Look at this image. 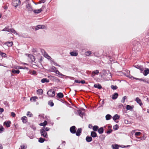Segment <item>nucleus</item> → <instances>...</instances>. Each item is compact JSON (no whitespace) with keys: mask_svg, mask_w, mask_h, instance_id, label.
Wrapping results in <instances>:
<instances>
[{"mask_svg":"<svg viewBox=\"0 0 149 149\" xmlns=\"http://www.w3.org/2000/svg\"><path fill=\"white\" fill-rule=\"evenodd\" d=\"M47 94L49 97H54L55 95V92L54 90L50 89L47 92Z\"/></svg>","mask_w":149,"mask_h":149,"instance_id":"nucleus-1","label":"nucleus"},{"mask_svg":"<svg viewBox=\"0 0 149 149\" xmlns=\"http://www.w3.org/2000/svg\"><path fill=\"white\" fill-rule=\"evenodd\" d=\"M21 3V1L20 0H14L12 3L13 6L15 7H16Z\"/></svg>","mask_w":149,"mask_h":149,"instance_id":"nucleus-2","label":"nucleus"},{"mask_svg":"<svg viewBox=\"0 0 149 149\" xmlns=\"http://www.w3.org/2000/svg\"><path fill=\"white\" fill-rule=\"evenodd\" d=\"M41 135L45 138H47L48 136L47 133L44 129H42L40 130Z\"/></svg>","mask_w":149,"mask_h":149,"instance_id":"nucleus-3","label":"nucleus"},{"mask_svg":"<svg viewBox=\"0 0 149 149\" xmlns=\"http://www.w3.org/2000/svg\"><path fill=\"white\" fill-rule=\"evenodd\" d=\"M41 52L42 53H43V55L45 58L49 59L51 58V57L45 52L44 49H42Z\"/></svg>","mask_w":149,"mask_h":149,"instance_id":"nucleus-4","label":"nucleus"},{"mask_svg":"<svg viewBox=\"0 0 149 149\" xmlns=\"http://www.w3.org/2000/svg\"><path fill=\"white\" fill-rule=\"evenodd\" d=\"M76 131V128L74 126L71 127L70 128V131L72 134H75Z\"/></svg>","mask_w":149,"mask_h":149,"instance_id":"nucleus-5","label":"nucleus"},{"mask_svg":"<svg viewBox=\"0 0 149 149\" xmlns=\"http://www.w3.org/2000/svg\"><path fill=\"white\" fill-rule=\"evenodd\" d=\"M134 67L136 68L139 69L141 71V72H142V71H143L144 69L143 67L141 65H136L134 66Z\"/></svg>","mask_w":149,"mask_h":149,"instance_id":"nucleus-6","label":"nucleus"},{"mask_svg":"<svg viewBox=\"0 0 149 149\" xmlns=\"http://www.w3.org/2000/svg\"><path fill=\"white\" fill-rule=\"evenodd\" d=\"M135 101L139 104L140 106H141L143 105V103L142 102L141 100L139 97H136L135 100Z\"/></svg>","mask_w":149,"mask_h":149,"instance_id":"nucleus-7","label":"nucleus"},{"mask_svg":"<svg viewBox=\"0 0 149 149\" xmlns=\"http://www.w3.org/2000/svg\"><path fill=\"white\" fill-rule=\"evenodd\" d=\"M45 26L44 25H38L36 26L35 29L36 30H38L40 29H44L45 28Z\"/></svg>","mask_w":149,"mask_h":149,"instance_id":"nucleus-8","label":"nucleus"},{"mask_svg":"<svg viewBox=\"0 0 149 149\" xmlns=\"http://www.w3.org/2000/svg\"><path fill=\"white\" fill-rule=\"evenodd\" d=\"M82 129L81 128H78L76 132V134L77 136H79L81 133Z\"/></svg>","mask_w":149,"mask_h":149,"instance_id":"nucleus-9","label":"nucleus"},{"mask_svg":"<svg viewBox=\"0 0 149 149\" xmlns=\"http://www.w3.org/2000/svg\"><path fill=\"white\" fill-rule=\"evenodd\" d=\"M11 123V122L10 121H5L4 123V124L6 125V126L7 127H10V124Z\"/></svg>","mask_w":149,"mask_h":149,"instance_id":"nucleus-10","label":"nucleus"},{"mask_svg":"<svg viewBox=\"0 0 149 149\" xmlns=\"http://www.w3.org/2000/svg\"><path fill=\"white\" fill-rule=\"evenodd\" d=\"M118 96V93H115L112 95L111 98L113 100H115L117 98Z\"/></svg>","mask_w":149,"mask_h":149,"instance_id":"nucleus-11","label":"nucleus"},{"mask_svg":"<svg viewBox=\"0 0 149 149\" xmlns=\"http://www.w3.org/2000/svg\"><path fill=\"white\" fill-rule=\"evenodd\" d=\"M70 54L72 56H77L78 55V53L75 51H74L70 52Z\"/></svg>","mask_w":149,"mask_h":149,"instance_id":"nucleus-12","label":"nucleus"},{"mask_svg":"<svg viewBox=\"0 0 149 149\" xmlns=\"http://www.w3.org/2000/svg\"><path fill=\"white\" fill-rule=\"evenodd\" d=\"M4 44L6 45L8 47H10L12 46L13 42L12 41L11 42H6L4 43Z\"/></svg>","mask_w":149,"mask_h":149,"instance_id":"nucleus-13","label":"nucleus"},{"mask_svg":"<svg viewBox=\"0 0 149 149\" xmlns=\"http://www.w3.org/2000/svg\"><path fill=\"white\" fill-rule=\"evenodd\" d=\"M94 86L95 88H97L99 89H101L102 88V87L101 85L99 84H95L94 85Z\"/></svg>","mask_w":149,"mask_h":149,"instance_id":"nucleus-14","label":"nucleus"},{"mask_svg":"<svg viewBox=\"0 0 149 149\" xmlns=\"http://www.w3.org/2000/svg\"><path fill=\"white\" fill-rule=\"evenodd\" d=\"M86 140L87 142H91L92 140V138L91 136H87L86 138Z\"/></svg>","mask_w":149,"mask_h":149,"instance_id":"nucleus-15","label":"nucleus"},{"mask_svg":"<svg viewBox=\"0 0 149 149\" xmlns=\"http://www.w3.org/2000/svg\"><path fill=\"white\" fill-rule=\"evenodd\" d=\"M79 115L81 117H83V115L84 114V113L82 112L81 110H79L77 111Z\"/></svg>","mask_w":149,"mask_h":149,"instance_id":"nucleus-16","label":"nucleus"},{"mask_svg":"<svg viewBox=\"0 0 149 149\" xmlns=\"http://www.w3.org/2000/svg\"><path fill=\"white\" fill-rule=\"evenodd\" d=\"M28 57L30 58V59L31 60L32 62H34L35 61V58L32 55L30 54H28Z\"/></svg>","mask_w":149,"mask_h":149,"instance_id":"nucleus-17","label":"nucleus"},{"mask_svg":"<svg viewBox=\"0 0 149 149\" xmlns=\"http://www.w3.org/2000/svg\"><path fill=\"white\" fill-rule=\"evenodd\" d=\"M49 79L46 78H43L41 80V82L42 83H45V82L48 83L49 82Z\"/></svg>","mask_w":149,"mask_h":149,"instance_id":"nucleus-18","label":"nucleus"},{"mask_svg":"<svg viewBox=\"0 0 149 149\" xmlns=\"http://www.w3.org/2000/svg\"><path fill=\"white\" fill-rule=\"evenodd\" d=\"M98 132L100 134L103 133L104 132V129L103 127L100 128L98 130Z\"/></svg>","mask_w":149,"mask_h":149,"instance_id":"nucleus-19","label":"nucleus"},{"mask_svg":"<svg viewBox=\"0 0 149 149\" xmlns=\"http://www.w3.org/2000/svg\"><path fill=\"white\" fill-rule=\"evenodd\" d=\"M91 136L93 137H95L97 136L96 133L95 132L93 131L91 132Z\"/></svg>","mask_w":149,"mask_h":149,"instance_id":"nucleus-20","label":"nucleus"},{"mask_svg":"<svg viewBox=\"0 0 149 149\" xmlns=\"http://www.w3.org/2000/svg\"><path fill=\"white\" fill-rule=\"evenodd\" d=\"M144 73H143L144 75L146 76L149 73V69L148 68L146 69L144 71Z\"/></svg>","mask_w":149,"mask_h":149,"instance_id":"nucleus-21","label":"nucleus"},{"mask_svg":"<svg viewBox=\"0 0 149 149\" xmlns=\"http://www.w3.org/2000/svg\"><path fill=\"white\" fill-rule=\"evenodd\" d=\"M27 118L26 116H24L22 118L21 120H22L23 123H26L27 122Z\"/></svg>","mask_w":149,"mask_h":149,"instance_id":"nucleus-22","label":"nucleus"},{"mask_svg":"<svg viewBox=\"0 0 149 149\" xmlns=\"http://www.w3.org/2000/svg\"><path fill=\"white\" fill-rule=\"evenodd\" d=\"M26 7L28 9H33L31 5L28 2V4L26 5Z\"/></svg>","mask_w":149,"mask_h":149,"instance_id":"nucleus-23","label":"nucleus"},{"mask_svg":"<svg viewBox=\"0 0 149 149\" xmlns=\"http://www.w3.org/2000/svg\"><path fill=\"white\" fill-rule=\"evenodd\" d=\"M119 116L118 114H116L114 115V116L113 117V120H116L119 119Z\"/></svg>","mask_w":149,"mask_h":149,"instance_id":"nucleus-24","label":"nucleus"},{"mask_svg":"<svg viewBox=\"0 0 149 149\" xmlns=\"http://www.w3.org/2000/svg\"><path fill=\"white\" fill-rule=\"evenodd\" d=\"M20 71L19 70H15L13 69L12 70L11 72L14 74H19Z\"/></svg>","mask_w":149,"mask_h":149,"instance_id":"nucleus-25","label":"nucleus"},{"mask_svg":"<svg viewBox=\"0 0 149 149\" xmlns=\"http://www.w3.org/2000/svg\"><path fill=\"white\" fill-rule=\"evenodd\" d=\"M112 148L113 149H118L119 146L118 145H112L111 146Z\"/></svg>","mask_w":149,"mask_h":149,"instance_id":"nucleus-26","label":"nucleus"},{"mask_svg":"<svg viewBox=\"0 0 149 149\" xmlns=\"http://www.w3.org/2000/svg\"><path fill=\"white\" fill-rule=\"evenodd\" d=\"M133 107L130 106V105H127L126 106V109L127 110H130L132 111V110Z\"/></svg>","mask_w":149,"mask_h":149,"instance_id":"nucleus-27","label":"nucleus"},{"mask_svg":"<svg viewBox=\"0 0 149 149\" xmlns=\"http://www.w3.org/2000/svg\"><path fill=\"white\" fill-rule=\"evenodd\" d=\"M9 31V32H10L14 34H17V33L13 29H10Z\"/></svg>","mask_w":149,"mask_h":149,"instance_id":"nucleus-28","label":"nucleus"},{"mask_svg":"<svg viewBox=\"0 0 149 149\" xmlns=\"http://www.w3.org/2000/svg\"><path fill=\"white\" fill-rule=\"evenodd\" d=\"M106 119L107 120H108L110 119L111 118V116L109 114H107L106 116Z\"/></svg>","mask_w":149,"mask_h":149,"instance_id":"nucleus-29","label":"nucleus"},{"mask_svg":"<svg viewBox=\"0 0 149 149\" xmlns=\"http://www.w3.org/2000/svg\"><path fill=\"white\" fill-rule=\"evenodd\" d=\"M98 127L97 126L95 125L93 127V129L94 131H97L98 129Z\"/></svg>","mask_w":149,"mask_h":149,"instance_id":"nucleus-30","label":"nucleus"},{"mask_svg":"<svg viewBox=\"0 0 149 149\" xmlns=\"http://www.w3.org/2000/svg\"><path fill=\"white\" fill-rule=\"evenodd\" d=\"M47 122L46 121H45L43 123H41L40 124V125L41 126H45L47 125Z\"/></svg>","mask_w":149,"mask_h":149,"instance_id":"nucleus-31","label":"nucleus"},{"mask_svg":"<svg viewBox=\"0 0 149 149\" xmlns=\"http://www.w3.org/2000/svg\"><path fill=\"white\" fill-rule=\"evenodd\" d=\"M33 10V12L35 13L38 14L40 13L42 10Z\"/></svg>","mask_w":149,"mask_h":149,"instance_id":"nucleus-32","label":"nucleus"},{"mask_svg":"<svg viewBox=\"0 0 149 149\" xmlns=\"http://www.w3.org/2000/svg\"><path fill=\"white\" fill-rule=\"evenodd\" d=\"M43 91L42 89H39L37 91V93L40 95H41Z\"/></svg>","mask_w":149,"mask_h":149,"instance_id":"nucleus-33","label":"nucleus"},{"mask_svg":"<svg viewBox=\"0 0 149 149\" xmlns=\"http://www.w3.org/2000/svg\"><path fill=\"white\" fill-rule=\"evenodd\" d=\"M57 96L59 98H62L63 97V95L62 93H58Z\"/></svg>","mask_w":149,"mask_h":149,"instance_id":"nucleus-34","label":"nucleus"},{"mask_svg":"<svg viewBox=\"0 0 149 149\" xmlns=\"http://www.w3.org/2000/svg\"><path fill=\"white\" fill-rule=\"evenodd\" d=\"M37 98H38L36 97H33L30 98V100L31 101L33 100V101L35 102L36 101V99Z\"/></svg>","mask_w":149,"mask_h":149,"instance_id":"nucleus-35","label":"nucleus"},{"mask_svg":"<svg viewBox=\"0 0 149 149\" xmlns=\"http://www.w3.org/2000/svg\"><path fill=\"white\" fill-rule=\"evenodd\" d=\"M45 140V139H43L42 138H40L38 140V141L40 143H42Z\"/></svg>","mask_w":149,"mask_h":149,"instance_id":"nucleus-36","label":"nucleus"},{"mask_svg":"<svg viewBox=\"0 0 149 149\" xmlns=\"http://www.w3.org/2000/svg\"><path fill=\"white\" fill-rule=\"evenodd\" d=\"M48 104L49 105H50L51 107H52L54 105V103H53L52 101L51 100H50L48 102Z\"/></svg>","mask_w":149,"mask_h":149,"instance_id":"nucleus-37","label":"nucleus"},{"mask_svg":"<svg viewBox=\"0 0 149 149\" xmlns=\"http://www.w3.org/2000/svg\"><path fill=\"white\" fill-rule=\"evenodd\" d=\"M125 76L127 77H128L130 78H132L133 79H135L136 80H139V78H134V77L132 76H131L130 75H129L128 74V75H127L126 74L125 75Z\"/></svg>","mask_w":149,"mask_h":149,"instance_id":"nucleus-38","label":"nucleus"},{"mask_svg":"<svg viewBox=\"0 0 149 149\" xmlns=\"http://www.w3.org/2000/svg\"><path fill=\"white\" fill-rule=\"evenodd\" d=\"M118 126L117 125H116L113 126V129L114 130H117L118 129Z\"/></svg>","mask_w":149,"mask_h":149,"instance_id":"nucleus-39","label":"nucleus"},{"mask_svg":"<svg viewBox=\"0 0 149 149\" xmlns=\"http://www.w3.org/2000/svg\"><path fill=\"white\" fill-rule=\"evenodd\" d=\"M21 149H26L27 148V146L24 145H22L20 146Z\"/></svg>","mask_w":149,"mask_h":149,"instance_id":"nucleus-40","label":"nucleus"},{"mask_svg":"<svg viewBox=\"0 0 149 149\" xmlns=\"http://www.w3.org/2000/svg\"><path fill=\"white\" fill-rule=\"evenodd\" d=\"M86 55L87 56H89L91 54V51H88L86 52Z\"/></svg>","mask_w":149,"mask_h":149,"instance_id":"nucleus-41","label":"nucleus"},{"mask_svg":"<svg viewBox=\"0 0 149 149\" xmlns=\"http://www.w3.org/2000/svg\"><path fill=\"white\" fill-rule=\"evenodd\" d=\"M93 73H94L95 74L98 75L99 73V71L98 70H96L92 72Z\"/></svg>","mask_w":149,"mask_h":149,"instance_id":"nucleus-42","label":"nucleus"},{"mask_svg":"<svg viewBox=\"0 0 149 149\" xmlns=\"http://www.w3.org/2000/svg\"><path fill=\"white\" fill-rule=\"evenodd\" d=\"M111 88L113 90H116L117 88V87L116 86H113L112 85L111 86Z\"/></svg>","mask_w":149,"mask_h":149,"instance_id":"nucleus-43","label":"nucleus"},{"mask_svg":"<svg viewBox=\"0 0 149 149\" xmlns=\"http://www.w3.org/2000/svg\"><path fill=\"white\" fill-rule=\"evenodd\" d=\"M9 29H10L8 28H5L4 29H3L2 31H6L8 32H9Z\"/></svg>","mask_w":149,"mask_h":149,"instance_id":"nucleus-44","label":"nucleus"},{"mask_svg":"<svg viewBox=\"0 0 149 149\" xmlns=\"http://www.w3.org/2000/svg\"><path fill=\"white\" fill-rule=\"evenodd\" d=\"M27 116H29V117H31L33 115L31 113V112L29 111H28L27 114Z\"/></svg>","mask_w":149,"mask_h":149,"instance_id":"nucleus-45","label":"nucleus"},{"mask_svg":"<svg viewBox=\"0 0 149 149\" xmlns=\"http://www.w3.org/2000/svg\"><path fill=\"white\" fill-rule=\"evenodd\" d=\"M56 74H57L60 75H63L58 70H56L55 72Z\"/></svg>","mask_w":149,"mask_h":149,"instance_id":"nucleus-46","label":"nucleus"},{"mask_svg":"<svg viewBox=\"0 0 149 149\" xmlns=\"http://www.w3.org/2000/svg\"><path fill=\"white\" fill-rule=\"evenodd\" d=\"M51 69L53 72H55L56 70V68L54 66L52 67L51 68Z\"/></svg>","mask_w":149,"mask_h":149,"instance_id":"nucleus-47","label":"nucleus"},{"mask_svg":"<svg viewBox=\"0 0 149 149\" xmlns=\"http://www.w3.org/2000/svg\"><path fill=\"white\" fill-rule=\"evenodd\" d=\"M0 55H1L2 56L5 57L6 56V54L4 53L1 52L0 51Z\"/></svg>","mask_w":149,"mask_h":149,"instance_id":"nucleus-48","label":"nucleus"},{"mask_svg":"<svg viewBox=\"0 0 149 149\" xmlns=\"http://www.w3.org/2000/svg\"><path fill=\"white\" fill-rule=\"evenodd\" d=\"M127 99V97L126 96H124L123 98V99L121 101L123 103H124L125 102V100L126 99Z\"/></svg>","mask_w":149,"mask_h":149,"instance_id":"nucleus-49","label":"nucleus"},{"mask_svg":"<svg viewBox=\"0 0 149 149\" xmlns=\"http://www.w3.org/2000/svg\"><path fill=\"white\" fill-rule=\"evenodd\" d=\"M141 133L139 132H136L135 134V136H139L141 134Z\"/></svg>","mask_w":149,"mask_h":149,"instance_id":"nucleus-50","label":"nucleus"},{"mask_svg":"<svg viewBox=\"0 0 149 149\" xmlns=\"http://www.w3.org/2000/svg\"><path fill=\"white\" fill-rule=\"evenodd\" d=\"M4 130L3 127L1 126L0 127V133H1Z\"/></svg>","mask_w":149,"mask_h":149,"instance_id":"nucleus-51","label":"nucleus"},{"mask_svg":"<svg viewBox=\"0 0 149 149\" xmlns=\"http://www.w3.org/2000/svg\"><path fill=\"white\" fill-rule=\"evenodd\" d=\"M53 77L54 78V80L55 81H56L57 82H59L60 81V80L59 79H57L56 78L54 77Z\"/></svg>","mask_w":149,"mask_h":149,"instance_id":"nucleus-52","label":"nucleus"},{"mask_svg":"<svg viewBox=\"0 0 149 149\" xmlns=\"http://www.w3.org/2000/svg\"><path fill=\"white\" fill-rule=\"evenodd\" d=\"M19 69H28V68L25 67H19L18 68Z\"/></svg>","mask_w":149,"mask_h":149,"instance_id":"nucleus-53","label":"nucleus"},{"mask_svg":"<svg viewBox=\"0 0 149 149\" xmlns=\"http://www.w3.org/2000/svg\"><path fill=\"white\" fill-rule=\"evenodd\" d=\"M112 131V130H109L107 131V133L108 134H110V133H111Z\"/></svg>","mask_w":149,"mask_h":149,"instance_id":"nucleus-54","label":"nucleus"},{"mask_svg":"<svg viewBox=\"0 0 149 149\" xmlns=\"http://www.w3.org/2000/svg\"><path fill=\"white\" fill-rule=\"evenodd\" d=\"M11 116L13 117H14L15 115V113L13 112L11 113Z\"/></svg>","mask_w":149,"mask_h":149,"instance_id":"nucleus-55","label":"nucleus"},{"mask_svg":"<svg viewBox=\"0 0 149 149\" xmlns=\"http://www.w3.org/2000/svg\"><path fill=\"white\" fill-rule=\"evenodd\" d=\"M31 127L34 130H36V127H34L33 125H32L31 126Z\"/></svg>","mask_w":149,"mask_h":149,"instance_id":"nucleus-56","label":"nucleus"},{"mask_svg":"<svg viewBox=\"0 0 149 149\" xmlns=\"http://www.w3.org/2000/svg\"><path fill=\"white\" fill-rule=\"evenodd\" d=\"M3 111V109L0 107V112L2 113Z\"/></svg>","mask_w":149,"mask_h":149,"instance_id":"nucleus-57","label":"nucleus"},{"mask_svg":"<svg viewBox=\"0 0 149 149\" xmlns=\"http://www.w3.org/2000/svg\"><path fill=\"white\" fill-rule=\"evenodd\" d=\"M80 83L84 84L85 83V81L84 80H82L81 81H80Z\"/></svg>","mask_w":149,"mask_h":149,"instance_id":"nucleus-58","label":"nucleus"},{"mask_svg":"<svg viewBox=\"0 0 149 149\" xmlns=\"http://www.w3.org/2000/svg\"><path fill=\"white\" fill-rule=\"evenodd\" d=\"M44 130L45 131L46 130V131H48L49 130V128L48 127H46L45 128Z\"/></svg>","mask_w":149,"mask_h":149,"instance_id":"nucleus-59","label":"nucleus"},{"mask_svg":"<svg viewBox=\"0 0 149 149\" xmlns=\"http://www.w3.org/2000/svg\"><path fill=\"white\" fill-rule=\"evenodd\" d=\"M74 81L75 82L77 83H80V81H79L78 80H75Z\"/></svg>","mask_w":149,"mask_h":149,"instance_id":"nucleus-60","label":"nucleus"},{"mask_svg":"<svg viewBox=\"0 0 149 149\" xmlns=\"http://www.w3.org/2000/svg\"><path fill=\"white\" fill-rule=\"evenodd\" d=\"M45 6H43L41 8L39 9H44L45 8Z\"/></svg>","mask_w":149,"mask_h":149,"instance_id":"nucleus-61","label":"nucleus"},{"mask_svg":"<svg viewBox=\"0 0 149 149\" xmlns=\"http://www.w3.org/2000/svg\"><path fill=\"white\" fill-rule=\"evenodd\" d=\"M125 124H127L128 123V121L127 120H125Z\"/></svg>","mask_w":149,"mask_h":149,"instance_id":"nucleus-62","label":"nucleus"},{"mask_svg":"<svg viewBox=\"0 0 149 149\" xmlns=\"http://www.w3.org/2000/svg\"><path fill=\"white\" fill-rule=\"evenodd\" d=\"M139 80L143 81L144 82H146V80H145L143 79H139Z\"/></svg>","mask_w":149,"mask_h":149,"instance_id":"nucleus-63","label":"nucleus"},{"mask_svg":"<svg viewBox=\"0 0 149 149\" xmlns=\"http://www.w3.org/2000/svg\"><path fill=\"white\" fill-rule=\"evenodd\" d=\"M36 72L35 71H33L32 72V74L33 75H35L36 74Z\"/></svg>","mask_w":149,"mask_h":149,"instance_id":"nucleus-64","label":"nucleus"}]
</instances>
